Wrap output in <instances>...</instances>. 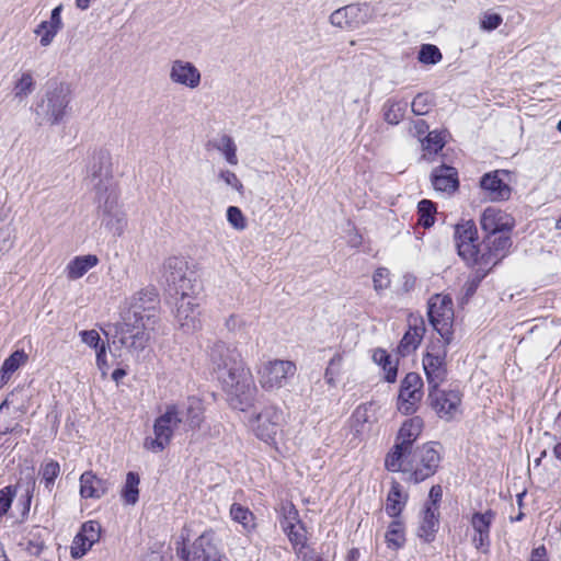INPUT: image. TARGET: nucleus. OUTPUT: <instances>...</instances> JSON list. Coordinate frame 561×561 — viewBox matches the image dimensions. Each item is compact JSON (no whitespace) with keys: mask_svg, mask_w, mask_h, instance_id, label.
<instances>
[{"mask_svg":"<svg viewBox=\"0 0 561 561\" xmlns=\"http://www.w3.org/2000/svg\"><path fill=\"white\" fill-rule=\"evenodd\" d=\"M158 294L154 288L147 287L137 291L129 302V311L123 322L113 325L112 344H118L131 354L145 350L150 339L149 331L156 323ZM106 336L108 332H104Z\"/></svg>","mask_w":561,"mask_h":561,"instance_id":"1","label":"nucleus"},{"mask_svg":"<svg viewBox=\"0 0 561 561\" xmlns=\"http://www.w3.org/2000/svg\"><path fill=\"white\" fill-rule=\"evenodd\" d=\"M209 357L231 407L247 411L254 402L256 387L239 352L224 342H217L210 348Z\"/></svg>","mask_w":561,"mask_h":561,"instance_id":"2","label":"nucleus"},{"mask_svg":"<svg viewBox=\"0 0 561 561\" xmlns=\"http://www.w3.org/2000/svg\"><path fill=\"white\" fill-rule=\"evenodd\" d=\"M89 185L95 191L102 224L115 236H122L127 226L126 214L118 207V193L111 174L110 158L100 152L88 169Z\"/></svg>","mask_w":561,"mask_h":561,"instance_id":"3","label":"nucleus"},{"mask_svg":"<svg viewBox=\"0 0 561 561\" xmlns=\"http://www.w3.org/2000/svg\"><path fill=\"white\" fill-rule=\"evenodd\" d=\"M204 408L199 399L190 398L186 403L171 404L156 419L153 437H147L144 447L160 453L169 446L173 435L199 428L204 420Z\"/></svg>","mask_w":561,"mask_h":561,"instance_id":"4","label":"nucleus"},{"mask_svg":"<svg viewBox=\"0 0 561 561\" xmlns=\"http://www.w3.org/2000/svg\"><path fill=\"white\" fill-rule=\"evenodd\" d=\"M71 101V90L69 84L60 82L50 85L42 102L37 105L36 115L43 123L57 125L66 116L67 108Z\"/></svg>","mask_w":561,"mask_h":561,"instance_id":"5","label":"nucleus"},{"mask_svg":"<svg viewBox=\"0 0 561 561\" xmlns=\"http://www.w3.org/2000/svg\"><path fill=\"white\" fill-rule=\"evenodd\" d=\"M248 423L259 439L277 446V437L285 424V415L278 407L270 404L254 413Z\"/></svg>","mask_w":561,"mask_h":561,"instance_id":"6","label":"nucleus"},{"mask_svg":"<svg viewBox=\"0 0 561 561\" xmlns=\"http://www.w3.org/2000/svg\"><path fill=\"white\" fill-rule=\"evenodd\" d=\"M440 449L439 444L427 443L414 451L411 450L409 479L414 483H420L434 476L442 460Z\"/></svg>","mask_w":561,"mask_h":561,"instance_id":"7","label":"nucleus"},{"mask_svg":"<svg viewBox=\"0 0 561 561\" xmlns=\"http://www.w3.org/2000/svg\"><path fill=\"white\" fill-rule=\"evenodd\" d=\"M296 373V364L291 360H267L257 370L259 383L265 391H277L286 387Z\"/></svg>","mask_w":561,"mask_h":561,"instance_id":"8","label":"nucleus"},{"mask_svg":"<svg viewBox=\"0 0 561 561\" xmlns=\"http://www.w3.org/2000/svg\"><path fill=\"white\" fill-rule=\"evenodd\" d=\"M375 15V8L369 3H353L333 11L329 21L335 27L355 30L369 23Z\"/></svg>","mask_w":561,"mask_h":561,"instance_id":"9","label":"nucleus"},{"mask_svg":"<svg viewBox=\"0 0 561 561\" xmlns=\"http://www.w3.org/2000/svg\"><path fill=\"white\" fill-rule=\"evenodd\" d=\"M187 531L184 528L180 536L182 541H176V554L184 561H222L220 553L213 543V535L209 533L202 534L193 543L192 549L187 550L185 540Z\"/></svg>","mask_w":561,"mask_h":561,"instance_id":"10","label":"nucleus"},{"mask_svg":"<svg viewBox=\"0 0 561 561\" xmlns=\"http://www.w3.org/2000/svg\"><path fill=\"white\" fill-rule=\"evenodd\" d=\"M428 318L433 328L446 343L451 340L454 321L453 300L448 296L435 295L428 301Z\"/></svg>","mask_w":561,"mask_h":561,"instance_id":"11","label":"nucleus"},{"mask_svg":"<svg viewBox=\"0 0 561 561\" xmlns=\"http://www.w3.org/2000/svg\"><path fill=\"white\" fill-rule=\"evenodd\" d=\"M455 243L459 256L469 265L480 263L478 231L473 221L467 220L455 227Z\"/></svg>","mask_w":561,"mask_h":561,"instance_id":"12","label":"nucleus"},{"mask_svg":"<svg viewBox=\"0 0 561 561\" xmlns=\"http://www.w3.org/2000/svg\"><path fill=\"white\" fill-rule=\"evenodd\" d=\"M428 399L437 415L446 421L455 420L462 412V394L457 389L440 390L433 388L428 390Z\"/></svg>","mask_w":561,"mask_h":561,"instance_id":"13","label":"nucleus"},{"mask_svg":"<svg viewBox=\"0 0 561 561\" xmlns=\"http://www.w3.org/2000/svg\"><path fill=\"white\" fill-rule=\"evenodd\" d=\"M190 290L181 293L175 304V320L179 327L186 333H192L202 328L199 319L201 311L196 298L191 296Z\"/></svg>","mask_w":561,"mask_h":561,"instance_id":"14","label":"nucleus"},{"mask_svg":"<svg viewBox=\"0 0 561 561\" xmlns=\"http://www.w3.org/2000/svg\"><path fill=\"white\" fill-rule=\"evenodd\" d=\"M423 381L419 374L409 373L401 382L398 398V409L401 413L409 415L416 410L422 398Z\"/></svg>","mask_w":561,"mask_h":561,"instance_id":"15","label":"nucleus"},{"mask_svg":"<svg viewBox=\"0 0 561 561\" xmlns=\"http://www.w3.org/2000/svg\"><path fill=\"white\" fill-rule=\"evenodd\" d=\"M169 79L175 85L195 90L201 85L202 73L193 62L174 59L169 64Z\"/></svg>","mask_w":561,"mask_h":561,"instance_id":"16","label":"nucleus"},{"mask_svg":"<svg viewBox=\"0 0 561 561\" xmlns=\"http://www.w3.org/2000/svg\"><path fill=\"white\" fill-rule=\"evenodd\" d=\"M494 519L495 513L492 510L474 512L470 517V526L473 529L472 545L483 553H488L491 546L490 530Z\"/></svg>","mask_w":561,"mask_h":561,"instance_id":"17","label":"nucleus"},{"mask_svg":"<svg viewBox=\"0 0 561 561\" xmlns=\"http://www.w3.org/2000/svg\"><path fill=\"white\" fill-rule=\"evenodd\" d=\"M164 275L167 282L173 285L176 291L193 289V273L188 271L187 262L182 257H170L164 263Z\"/></svg>","mask_w":561,"mask_h":561,"instance_id":"18","label":"nucleus"},{"mask_svg":"<svg viewBox=\"0 0 561 561\" xmlns=\"http://www.w3.org/2000/svg\"><path fill=\"white\" fill-rule=\"evenodd\" d=\"M481 227L489 234L508 232L514 227V218L496 207H488L481 216Z\"/></svg>","mask_w":561,"mask_h":561,"instance_id":"19","label":"nucleus"},{"mask_svg":"<svg viewBox=\"0 0 561 561\" xmlns=\"http://www.w3.org/2000/svg\"><path fill=\"white\" fill-rule=\"evenodd\" d=\"M423 368L426 375L428 390L438 388L447 376L445 354L427 352L423 357Z\"/></svg>","mask_w":561,"mask_h":561,"instance_id":"20","label":"nucleus"},{"mask_svg":"<svg viewBox=\"0 0 561 561\" xmlns=\"http://www.w3.org/2000/svg\"><path fill=\"white\" fill-rule=\"evenodd\" d=\"M486 244L489 248V252L480 254L479 264L495 265L506 255L510 247L512 245V241L511 238L507 234H505V232H503L496 233L494 236L489 234L486 239Z\"/></svg>","mask_w":561,"mask_h":561,"instance_id":"21","label":"nucleus"},{"mask_svg":"<svg viewBox=\"0 0 561 561\" xmlns=\"http://www.w3.org/2000/svg\"><path fill=\"white\" fill-rule=\"evenodd\" d=\"M110 485L107 480L99 478L92 471H85L80 477V496L99 500L107 493Z\"/></svg>","mask_w":561,"mask_h":561,"instance_id":"22","label":"nucleus"},{"mask_svg":"<svg viewBox=\"0 0 561 561\" xmlns=\"http://www.w3.org/2000/svg\"><path fill=\"white\" fill-rule=\"evenodd\" d=\"M433 187L444 193L455 192L458 187V173L453 167L442 164L431 175Z\"/></svg>","mask_w":561,"mask_h":561,"instance_id":"23","label":"nucleus"},{"mask_svg":"<svg viewBox=\"0 0 561 561\" xmlns=\"http://www.w3.org/2000/svg\"><path fill=\"white\" fill-rule=\"evenodd\" d=\"M480 185L491 201H506L511 196V187L500 178L499 171L484 174Z\"/></svg>","mask_w":561,"mask_h":561,"instance_id":"24","label":"nucleus"},{"mask_svg":"<svg viewBox=\"0 0 561 561\" xmlns=\"http://www.w3.org/2000/svg\"><path fill=\"white\" fill-rule=\"evenodd\" d=\"M410 459L411 449L396 443L386 456L385 466L393 472L402 471L409 473V470H411Z\"/></svg>","mask_w":561,"mask_h":561,"instance_id":"25","label":"nucleus"},{"mask_svg":"<svg viewBox=\"0 0 561 561\" xmlns=\"http://www.w3.org/2000/svg\"><path fill=\"white\" fill-rule=\"evenodd\" d=\"M439 525V513L438 507L425 506L417 535L421 539L426 542H431L435 538V534L438 530Z\"/></svg>","mask_w":561,"mask_h":561,"instance_id":"26","label":"nucleus"},{"mask_svg":"<svg viewBox=\"0 0 561 561\" xmlns=\"http://www.w3.org/2000/svg\"><path fill=\"white\" fill-rule=\"evenodd\" d=\"M352 419L356 433L364 434L369 432L373 424L377 422L375 404L371 402L360 404L354 411Z\"/></svg>","mask_w":561,"mask_h":561,"instance_id":"27","label":"nucleus"},{"mask_svg":"<svg viewBox=\"0 0 561 561\" xmlns=\"http://www.w3.org/2000/svg\"><path fill=\"white\" fill-rule=\"evenodd\" d=\"M407 502L408 493L403 491V488L399 482L392 481L391 488L387 496V503L385 507L386 513L390 517L398 518L403 508L405 507Z\"/></svg>","mask_w":561,"mask_h":561,"instance_id":"28","label":"nucleus"},{"mask_svg":"<svg viewBox=\"0 0 561 561\" xmlns=\"http://www.w3.org/2000/svg\"><path fill=\"white\" fill-rule=\"evenodd\" d=\"M423 428V421L420 417L407 420L399 430L397 444L412 450V445L420 436Z\"/></svg>","mask_w":561,"mask_h":561,"instance_id":"29","label":"nucleus"},{"mask_svg":"<svg viewBox=\"0 0 561 561\" xmlns=\"http://www.w3.org/2000/svg\"><path fill=\"white\" fill-rule=\"evenodd\" d=\"M99 263V259L94 254L76 256L72 259L67 267V277L69 279H78L82 277L89 270L96 266Z\"/></svg>","mask_w":561,"mask_h":561,"instance_id":"30","label":"nucleus"},{"mask_svg":"<svg viewBox=\"0 0 561 561\" xmlns=\"http://www.w3.org/2000/svg\"><path fill=\"white\" fill-rule=\"evenodd\" d=\"M424 331L425 329L422 324L413 327L411 325L398 345L399 354L407 356L414 352L422 341Z\"/></svg>","mask_w":561,"mask_h":561,"instance_id":"31","label":"nucleus"},{"mask_svg":"<svg viewBox=\"0 0 561 561\" xmlns=\"http://www.w3.org/2000/svg\"><path fill=\"white\" fill-rule=\"evenodd\" d=\"M229 513L231 519L241 525L244 534H250L255 528V516L248 507L233 503Z\"/></svg>","mask_w":561,"mask_h":561,"instance_id":"32","label":"nucleus"},{"mask_svg":"<svg viewBox=\"0 0 561 561\" xmlns=\"http://www.w3.org/2000/svg\"><path fill=\"white\" fill-rule=\"evenodd\" d=\"M209 145L221 152L226 161L231 165L238 164L237 146L229 135H221L217 139L209 141Z\"/></svg>","mask_w":561,"mask_h":561,"instance_id":"33","label":"nucleus"},{"mask_svg":"<svg viewBox=\"0 0 561 561\" xmlns=\"http://www.w3.org/2000/svg\"><path fill=\"white\" fill-rule=\"evenodd\" d=\"M140 478L136 472H128L121 495L125 504L135 505L139 497Z\"/></svg>","mask_w":561,"mask_h":561,"instance_id":"34","label":"nucleus"},{"mask_svg":"<svg viewBox=\"0 0 561 561\" xmlns=\"http://www.w3.org/2000/svg\"><path fill=\"white\" fill-rule=\"evenodd\" d=\"M408 102L388 100L383 105V118L388 124L398 125L404 117Z\"/></svg>","mask_w":561,"mask_h":561,"instance_id":"35","label":"nucleus"},{"mask_svg":"<svg viewBox=\"0 0 561 561\" xmlns=\"http://www.w3.org/2000/svg\"><path fill=\"white\" fill-rule=\"evenodd\" d=\"M344 352H337L329 360L324 371V380L330 387H335L339 378L343 374Z\"/></svg>","mask_w":561,"mask_h":561,"instance_id":"36","label":"nucleus"},{"mask_svg":"<svg viewBox=\"0 0 561 561\" xmlns=\"http://www.w3.org/2000/svg\"><path fill=\"white\" fill-rule=\"evenodd\" d=\"M387 546L391 549H399L405 542L404 525L399 518H394L386 533Z\"/></svg>","mask_w":561,"mask_h":561,"instance_id":"37","label":"nucleus"},{"mask_svg":"<svg viewBox=\"0 0 561 561\" xmlns=\"http://www.w3.org/2000/svg\"><path fill=\"white\" fill-rule=\"evenodd\" d=\"M373 357L376 363L382 366L385 379L388 382H393L397 378L398 368L397 364L391 360L390 355L386 351L379 350L374 353Z\"/></svg>","mask_w":561,"mask_h":561,"instance_id":"38","label":"nucleus"},{"mask_svg":"<svg viewBox=\"0 0 561 561\" xmlns=\"http://www.w3.org/2000/svg\"><path fill=\"white\" fill-rule=\"evenodd\" d=\"M35 82L31 72H24L13 87V94L20 101L27 98L34 91Z\"/></svg>","mask_w":561,"mask_h":561,"instance_id":"39","label":"nucleus"},{"mask_svg":"<svg viewBox=\"0 0 561 561\" xmlns=\"http://www.w3.org/2000/svg\"><path fill=\"white\" fill-rule=\"evenodd\" d=\"M61 28L62 27L58 25L50 24V22L42 21L34 30V33L41 37V45L47 47L53 43L55 36Z\"/></svg>","mask_w":561,"mask_h":561,"instance_id":"40","label":"nucleus"},{"mask_svg":"<svg viewBox=\"0 0 561 561\" xmlns=\"http://www.w3.org/2000/svg\"><path fill=\"white\" fill-rule=\"evenodd\" d=\"M419 211V224L425 228L434 225V216L436 214V207L430 199H422L417 205Z\"/></svg>","mask_w":561,"mask_h":561,"instance_id":"41","label":"nucleus"},{"mask_svg":"<svg viewBox=\"0 0 561 561\" xmlns=\"http://www.w3.org/2000/svg\"><path fill=\"white\" fill-rule=\"evenodd\" d=\"M59 473H60V466L57 461L50 460L42 467V469H41L42 480L45 484V489L48 492H51L54 482H55L56 478L59 476Z\"/></svg>","mask_w":561,"mask_h":561,"instance_id":"42","label":"nucleus"},{"mask_svg":"<svg viewBox=\"0 0 561 561\" xmlns=\"http://www.w3.org/2000/svg\"><path fill=\"white\" fill-rule=\"evenodd\" d=\"M249 324L250 322L248 317L238 313L230 314L225 321L227 330L234 334L243 333Z\"/></svg>","mask_w":561,"mask_h":561,"instance_id":"43","label":"nucleus"},{"mask_svg":"<svg viewBox=\"0 0 561 561\" xmlns=\"http://www.w3.org/2000/svg\"><path fill=\"white\" fill-rule=\"evenodd\" d=\"M419 60L422 64L435 65L442 60V53L435 45L424 44L419 51Z\"/></svg>","mask_w":561,"mask_h":561,"instance_id":"44","label":"nucleus"},{"mask_svg":"<svg viewBox=\"0 0 561 561\" xmlns=\"http://www.w3.org/2000/svg\"><path fill=\"white\" fill-rule=\"evenodd\" d=\"M283 530L287 534L296 551L301 545H306V530L301 524L285 526Z\"/></svg>","mask_w":561,"mask_h":561,"instance_id":"45","label":"nucleus"},{"mask_svg":"<svg viewBox=\"0 0 561 561\" xmlns=\"http://www.w3.org/2000/svg\"><path fill=\"white\" fill-rule=\"evenodd\" d=\"M422 146L424 151L430 154L437 153L444 147V140L439 133L430 131L427 136L422 141Z\"/></svg>","mask_w":561,"mask_h":561,"instance_id":"46","label":"nucleus"},{"mask_svg":"<svg viewBox=\"0 0 561 561\" xmlns=\"http://www.w3.org/2000/svg\"><path fill=\"white\" fill-rule=\"evenodd\" d=\"M27 356L23 351H15L12 353L2 364V369L4 374H13L19 367L24 364Z\"/></svg>","mask_w":561,"mask_h":561,"instance_id":"47","label":"nucleus"},{"mask_svg":"<svg viewBox=\"0 0 561 561\" xmlns=\"http://www.w3.org/2000/svg\"><path fill=\"white\" fill-rule=\"evenodd\" d=\"M93 543L89 542L80 533H78L71 545V557L75 559L82 558L91 548Z\"/></svg>","mask_w":561,"mask_h":561,"instance_id":"48","label":"nucleus"},{"mask_svg":"<svg viewBox=\"0 0 561 561\" xmlns=\"http://www.w3.org/2000/svg\"><path fill=\"white\" fill-rule=\"evenodd\" d=\"M89 542L93 545L99 541L101 535V525L95 520H89L82 524L79 531Z\"/></svg>","mask_w":561,"mask_h":561,"instance_id":"49","label":"nucleus"},{"mask_svg":"<svg viewBox=\"0 0 561 561\" xmlns=\"http://www.w3.org/2000/svg\"><path fill=\"white\" fill-rule=\"evenodd\" d=\"M432 107V98L428 94H417L412 103L411 108L415 115H425Z\"/></svg>","mask_w":561,"mask_h":561,"instance_id":"50","label":"nucleus"},{"mask_svg":"<svg viewBox=\"0 0 561 561\" xmlns=\"http://www.w3.org/2000/svg\"><path fill=\"white\" fill-rule=\"evenodd\" d=\"M227 220L237 230H243L247 227L245 217L237 206H229L227 209Z\"/></svg>","mask_w":561,"mask_h":561,"instance_id":"51","label":"nucleus"},{"mask_svg":"<svg viewBox=\"0 0 561 561\" xmlns=\"http://www.w3.org/2000/svg\"><path fill=\"white\" fill-rule=\"evenodd\" d=\"M283 518L280 520V526L285 529V526H294L300 524L298 519V511L295 508L293 504H285L282 507Z\"/></svg>","mask_w":561,"mask_h":561,"instance_id":"52","label":"nucleus"},{"mask_svg":"<svg viewBox=\"0 0 561 561\" xmlns=\"http://www.w3.org/2000/svg\"><path fill=\"white\" fill-rule=\"evenodd\" d=\"M14 495L15 490L10 485L0 490V516H3L8 513Z\"/></svg>","mask_w":561,"mask_h":561,"instance_id":"53","label":"nucleus"},{"mask_svg":"<svg viewBox=\"0 0 561 561\" xmlns=\"http://www.w3.org/2000/svg\"><path fill=\"white\" fill-rule=\"evenodd\" d=\"M79 336L85 345L98 350L101 346V336L96 330H83L79 332Z\"/></svg>","mask_w":561,"mask_h":561,"instance_id":"54","label":"nucleus"},{"mask_svg":"<svg viewBox=\"0 0 561 561\" xmlns=\"http://www.w3.org/2000/svg\"><path fill=\"white\" fill-rule=\"evenodd\" d=\"M503 22L500 14L496 13H484L481 19V28L484 31H493L497 28Z\"/></svg>","mask_w":561,"mask_h":561,"instance_id":"55","label":"nucleus"},{"mask_svg":"<svg viewBox=\"0 0 561 561\" xmlns=\"http://www.w3.org/2000/svg\"><path fill=\"white\" fill-rule=\"evenodd\" d=\"M376 290L385 289L390 285L389 271L387 268H377L373 276Z\"/></svg>","mask_w":561,"mask_h":561,"instance_id":"56","label":"nucleus"},{"mask_svg":"<svg viewBox=\"0 0 561 561\" xmlns=\"http://www.w3.org/2000/svg\"><path fill=\"white\" fill-rule=\"evenodd\" d=\"M219 178L228 185L241 193L243 191V184L238 179L237 174L230 170H221Z\"/></svg>","mask_w":561,"mask_h":561,"instance_id":"57","label":"nucleus"},{"mask_svg":"<svg viewBox=\"0 0 561 561\" xmlns=\"http://www.w3.org/2000/svg\"><path fill=\"white\" fill-rule=\"evenodd\" d=\"M106 354H107V344L102 342L101 346L98 350H95V355H96V366L102 371L103 376L106 375L107 369H108Z\"/></svg>","mask_w":561,"mask_h":561,"instance_id":"58","label":"nucleus"},{"mask_svg":"<svg viewBox=\"0 0 561 561\" xmlns=\"http://www.w3.org/2000/svg\"><path fill=\"white\" fill-rule=\"evenodd\" d=\"M296 554L300 561H321L314 550L307 545L297 548Z\"/></svg>","mask_w":561,"mask_h":561,"instance_id":"59","label":"nucleus"},{"mask_svg":"<svg viewBox=\"0 0 561 561\" xmlns=\"http://www.w3.org/2000/svg\"><path fill=\"white\" fill-rule=\"evenodd\" d=\"M428 130V125L424 119H415L410 124L409 131L412 136L421 138Z\"/></svg>","mask_w":561,"mask_h":561,"instance_id":"60","label":"nucleus"},{"mask_svg":"<svg viewBox=\"0 0 561 561\" xmlns=\"http://www.w3.org/2000/svg\"><path fill=\"white\" fill-rule=\"evenodd\" d=\"M443 492L439 485L432 486L428 494L430 501L426 502L425 506L438 507L437 503L440 501Z\"/></svg>","mask_w":561,"mask_h":561,"instance_id":"61","label":"nucleus"},{"mask_svg":"<svg viewBox=\"0 0 561 561\" xmlns=\"http://www.w3.org/2000/svg\"><path fill=\"white\" fill-rule=\"evenodd\" d=\"M61 11H62L61 4H59L55 9H53L50 19L47 20V22H50V24H55V25L62 27Z\"/></svg>","mask_w":561,"mask_h":561,"instance_id":"62","label":"nucleus"},{"mask_svg":"<svg viewBox=\"0 0 561 561\" xmlns=\"http://www.w3.org/2000/svg\"><path fill=\"white\" fill-rule=\"evenodd\" d=\"M529 561H548L545 547H538L533 550Z\"/></svg>","mask_w":561,"mask_h":561,"instance_id":"63","label":"nucleus"},{"mask_svg":"<svg viewBox=\"0 0 561 561\" xmlns=\"http://www.w3.org/2000/svg\"><path fill=\"white\" fill-rule=\"evenodd\" d=\"M553 456L561 462V431L554 435Z\"/></svg>","mask_w":561,"mask_h":561,"instance_id":"64","label":"nucleus"}]
</instances>
